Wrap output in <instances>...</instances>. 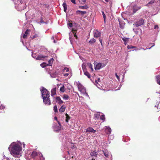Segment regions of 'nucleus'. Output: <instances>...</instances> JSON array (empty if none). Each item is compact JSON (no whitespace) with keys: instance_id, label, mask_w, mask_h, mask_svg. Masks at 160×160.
I'll return each mask as SVG.
<instances>
[{"instance_id":"obj_53","label":"nucleus","mask_w":160,"mask_h":160,"mask_svg":"<svg viewBox=\"0 0 160 160\" xmlns=\"http://www.w3.org/2000/svg\"><path fill=\"white\" fill-rule=\"evenodd\" d=\"M138 31H136L135 32V33H136V34H138Z\"/></svg>"},{"instance_id":"obj_24","label":"nucleus","mask_w":160,"mask_h":160,"mask_svg":"<svg viewBox=\"0 0 160 160\" xmlns=\"http://www.w3.org/2000/svg\"><path fill=\"white\" fill-rule=\"evenodd\" d=\"M156 79L158 83L160 85V75H158L157 76Z\"/></svg>"},{"instance_id":"obj_37","label":"nucleus","mask_w":160,"mask_h":160,"mask_svg":"<svg viewBox=\"0 0 160 160\" xmlns=\"http://www.w3.org/2000/svg\"><path fill=\"white\" fill-rule=\"evenodd\" d=\"M87 65L89 67L91 68L92 70H93L92 67V65L91 63H87Z\"/></svg>"},{"instance_id":"obj_38","label":"nucleus","mask_w":160,"mask_h":160,"mask_svg":"<svg viewBox=\"0 0 160 160\" xmlns=\"http://www.w3.org/2000/svg\"><path fill=\"white\" fill-rule=\"evenodd\" d=\"M65 70H66V71L67 72H68L69 71L70 69L69 68H67L66 67H65L62 70V72H64Z\"/></svg>"},{"instance_id":"obj_2","label":"nucleus","mask_w":160,"mask_h":160,"mask_svg":"<svg viewBox=\"0 0 160 160\" xmlns=\"http://www.w3.org/2000/svg\"><path fill=\"white\" fill-rule=\"evenodd\" d=\"M41 91L43 98H44V96L45 97H48V98H49V92L45 88L43 87L42 89L41 90Z\"/></svg>"},{"instance_id":"obj_3","label":"nucleus","mask_w":160,"mask_h":160,"mask_svg":"<svg viewBox=\"0 0 160 160\" xmlns=\"http://www.w3.org/2000/svg\"><path fill=\"white\" fill-rule=\"evenodd\" d=\"M58 125L57 124L55 125L53 127V129L56 132H59L61 129V125L59 121H58Z\"/></svg>"},{"instance_id":"obj_50","label":"nucleus","mask_w":160,"mask_h":160,"mask_svg":"<svg viewBox=\"0 0 160 160\" xmlns=\"http://www.w3.org/2000/svg\"><path fill=\"white\" fill-rule=\"evenodd\" d=\"M115 75L116 77L117 78H118V79H119V76H118V75L117 74V73H116L115 74Z\"/></svg>"},{"instance_id":"obj_19","label":"nucleus","mask_w":160,"mask_h":160,"mask_svg":"<svg viewBox=\"0 0 160 160\" xmlns=\"http://www.w3.org/2000/svg\"><path fill=\"white\" fill-rule=\"evenodd\" d=\"M62 6L64 8V11L66 12L67 9V6L66 3L63 2L62 4Z\"/></svg>"},{"instance_id":"obj_1","label":"nucleus","mask_w":160,"mask_h":160,"mask_svg":"<svg viewBox=\"0 0 160 160\" xmlns=\"http://www.w3.org/2000/svg\"><path fill=\"white\" fill-rule=\"evenodd\" d=\"M21 151L22 147L19 145L16 144L12 147L10 153L14 157L18 158Z\"/></svg>"},{"instance_id":"obj_58","label":"nucleus","mask_w":160,"mask_h":160,"mask_svg":"<svg viewBox=\"0 0 160 160\" xmlns=\"http://www.w3.org/2000/svg\"><path fill=\"white\" fill-rule=\"evenodd\" d=\"M78 89H79V90H80V88H79V87H78ZM81 91V90H80V91Z\"/></svg>"},{"instance_id":"obj_32","label":"nucleus","mask_w":160,"mask_h":160,"mask_svg":"<svg viewBox=\"0 0 160 160\" xmlns=\"http://www.w3.org/2000/svg\"><path fill=\"white\" fill-rule=\"evenodd\" d=\"M100 118L101 120H103V121H104L105 119V116L104 114L102 115L101 116H100Z\"/></svg>"},{"instance_id":"obj_40","label":"nucleus","mask_w":160,"mask_h":160,"mask_svg":"<svg viewBox=\"0 0 160 160\" xmlns=\"http://www.w3.org/2000/svg\"><path fill=\"white\" fill-rule=\"evenodd\" d=\"M99 41L100 42V43H101L102 46H103L102 43V39L101 38H99Z\"/></svg>"},{"instance_id":"obj_5","label":"nucleus","mask_w":160,"mask_h":160,"mask_svg":"<svg viewBox=\"0 0 160 160\" xmlns=\"http://www.w3.org/2000/svg\"><path fill=\"white\" fill-rule=\"evenodd\" d=\"M144 23V20L142 18H140L138 21L136 22L134 25L137 27H138L142 25Z\"/></svg>"},{"instance_id":"obj_49","label":"nucleus","mask_w":160,"mask_h":160,"mask_svg":"<svg viewBox=\"0 0 160 160\" xmlns=\"http://www.w3.org/2000/svg\"><path fill=\"white\" fill-rule=\"evenodd\" d=\"M43 63L41 64V66L42 67V68H44V67H45V65H44V66H43Z\"/></svg>"},{"instance_id":"obj_33","label":"nucleus","mask_w":160,"mask_h":160,"mask_svg":"<svg viewBox=\"0 0 160 160\" xmlns=\"http://www.w3.org/2000/svg\"><path fill=\"white\" fill-rule=\"evenodd\" d=\"M127 48L128 49H131V48H136V47L135 46H132L131 45H128L127 46Z\"/></svg>"},{"instance_id":"obj_45","label":"nucleus","mask_w":160,"mask_h":160,"mask_svg":"<svg viewBox=\"0 0 160 160\" xmlns=\"http://www.w3.org/2000/svg\"><path fill=\"white\" fill-rule=\"evenodd\" d=\"M119 24H120V28H121L122 29H123V28H124V27L123 26H122V25H121V23L120 22H119Z\"/></svg>"},{"instance_id":"obj_18","label":"nucleus","mask_w":160,"mask_h":160,"mask_svg":"<svg viewBox=\"0 0 160 160\" xmlns=\"http://www.w3.org/2000/svg\"><path fill=\"white\" fill-rule=\"evenodd\" d=\"M122 39L124 42V44L126 45L127 44L128 42V41L129 38L125 37L122 38Z\"/></svg>"},{"instance_id":"obj_8","label":"nucleus","mask_w":160,"mask_h":160,"mask_svg":"<svg viewBox=\"0 0 160 160\" xmlns=\"http://www.w3.org/2000/svg\"><path fill=\"white\" fill-rule=\"evenodd\" d=\"M87 12L86 11H81L80 10H77L76 12V13L77 14H79L83 16H84V14H86Z\"/></svg>"},{"instance_id":"obj_7","label":"nucleus","mask_w":160,"mask_h":160,"mask_svg":"<svg viewBox=\"0 0 160 160\" xmlns=\"http://www.w3.org/2000/svg\"><path fill=\"white\" fill-rule=\"evenodd\" d=\"M56 101L60 105L62 104L63 102V101L59 97H56Z\"/></svg>"},{"instance_id":"obj_29","label":"nucleus","mask_w":160,"mask_h":160,"mask_svg":"<svg viewBox=\"0 0 160 160\" xmlns=\"http://www.w3.org/2000/svg\"><path fill=\"white\" fill-rule=\"evenodd\" d=\"M60 92H65V88L64 85H63L62 87L60 88Z\"/></svg>"},{"instance_id":"obj_54","label":"nucleus","mask_w":160,"mask_h":160,"mask_svg":"<svg viewBox=\"0 0 160 160\" xmlns=\"http://www.w3.org/2000/svg\"><path fill=\"white\" fill-rule=\"evenodd\" d=\"M105 0L107 2H108L109 1L108 0Z\"/></svg>"},{"instance_id":"obj_26","label":"nucleus","mask_w":160,"mask_h":160,"mask_svg":"<svg viewBox=\"0 0 160 160\" xmlns=\"http://www.w3.org/2000/svg\"><path fill=\"white\" fill-rule=\"evenodd\" d=\"M84 74L87 76L88 78H90L91 76L89 73L87 71H85L84 72Z\"/></svg>"},{"instance_id":"obj_43","label":"nucleus","mask_w":160,"mask_h":160,"mask_svg":"<svg viewBox=\"0 0 160 160\" xmlns=\"http://www.w3.org/2000/svg\"><path fill=\"white\" fill-rule=\"evenodd\" d=\"M4 108L3 106H2V105L1 103L0 102V109H3V108Z\"/></svg>"},{"instance_id":"obj_17","label":"nucleus","mask_w":160,"mask_h":160,"mask_svg":"<svg viewBox=\"0 0 160 160\" xmlns=\"http://www.w3.org/2000/svg\"><path fill=\"white\" fill-rule=\"evenodd\" d=\"M65 108L66 107L62 105L59 109V111L61 112H63L65 111Z\"/></svg>"},{"instance_id":"obj_13","label":"nucleus","mask_w":160,"mask_h":160,"mask_svg":"<svg viewBox=\"0 0 160 160\" xmlns=\"http://www.w3.org/2000/svg\"><path fill=\"white\" fill-rule=\"evenodd\" d=\"M56 88L52 89L51 91V95L52 96H53L56 94Z\"/></svg>"},{"instance_id":"obj_59","label":"nucleus","mask_w":160,"mask_h":160,"mask_svg":"<svg viewBox=\"0 0 160 160\" xmlns=\"http://www.w3.org/2000/svg\"><path fill=\"white\" fill-rule=\"evenodd\" d=\"M41 22H42V21L41 20V21H40Z\"/></svg>"},{"instance_id":"obj_51","label":"nucleus","mask_w":160,"mask_h":160,"mask_svg":"<svg viewBox=\"0 0 160 160\" xmlns=\"http://www.w3.org/2000/svg\"><path fill=\"white\" fill-rule=\"evenodd\" d=\"M54 119L56 121H58L57 118L56 117H55L54 118Z\"/></svg>"},{"instance_id":"obj_61","label":"nucleus","mask_w":160,"mask_h":160,"mask_svg":"<svg viewBox=\"0 0 160 160\" xmlns=\"http://www.w3.org/2000/svg\"><path fill=\"white\" fill-rule=\"evenodd\" d=\"M7 160H9V159H7Z\"/></svg>"},{"instance_id":"obj_20","label":"nucleus","mask_w":160,"mask_h":160,"mask_svg":"<svg viewBox=\"0 0 160 160\" xmlns=\"http://www.w3.org/2000/svg\"><path fill=\"white\" fill-rule=\"evenodd\" d=\"M100 114L99 112H97V113L94 114V118L95 119H98L100 117Z\"/></svg>"},{"instance_id":"obj_56","label":"nucleus","mask_w":160,"mask_h":160,"mask_svg":"<svg viewBox=\"0 0 160 160\" xmlns=\"http://www.w3.org/2000/svg\"><path fill=\"white\" fill-rule=\"evenodd\" d=\"M153 46H154V45H153L152 46H151L150 48H149V49H150V48H151Z\"/></svg>"},{"instance_id":"obj_48","label":"nucleus","mask_w":160,"mask_h":160,"mask_svg":"<svg viewBox=\"0 0 160 160\" xmlns=\"http://www.w3.org/2000/svg\"><path fill=\"white\" fill-rule=\"evenodd\" d=\"M71 1L74 4H76L75 0H71Z\"/></svg>"},{"instance_id":"obj_44","label":"nucleus","mask_w":160,"mask_h":160,"mask_svg":"<svg viewBox=\"0 0 160 160\" xmlns=\"http://www.w3.org/2000/svg\"><path fill=\"white\" fill-rule=\"evenodd\" d=\"M100 78H98L97 80H95V82L97 83H98L97 82H99L100 81Z\"/></svg>"},{"instance_id":"obj_35","label":"nucleus","mask_w":160,"mask_h":160,"mask_svg":"<svg viewBox=\"0 0 160 160\" xmlns=\"http://www.w3.org/2000/svg\"><path fill=\"white\" fill-rule=\"evenodd\" d=\"M155 107L158 109V111H160V102H158L157 105L155 106Z\"/></svg>"},{"instance_id":"obj_25","label":"nucleus","mask_w":160,"mask_h":160,"mask_svg":"<svg viewBox=\"0 0 160 160\" xmlns=\"http://www.w3.org/2000/svg\"><path fill=\"white\" fill-rule=\"evenodd\" d=\"M96 42V40L94 38H91L89 41V42L91 44L94 43Z\"/></svg>"},{"instance_id":"obj_9","label":"nucleus","mask_w":160,"mask_h":160,"mask_svg":"<svg viewBox=\"0 0 160 160\" xmlns=\"http://www.w3.org/2000/svg\"><path fill=\"white\" fill-rule=\"evenodd\" d=\"M111 128L108 127H106L105 129V132L108 134H109L111 132Z\"/></svg>"},{"instance_id":"obj_16","label":"nucleus","mask_w":160,"mask_h":160,"mask_svg":"<svg viewBox=\"0 0 160 160\" xmlns=\"http://www.w3.org/2000/svg\"><path fill=\"white\" fill-rule=\"evenodd\" d=\"M47 56H43L41 55H39L37 56V57L36 58L37 60H40L42 59V58H44L46 57Z\"/></svg>"},{"instance_id":"obj_41","label":"nucleus","mask_w":160,"mask_h":160,"mask_svg":"<svg viewBox=\"0 0 160 160\" xmlns=\"http://www.w3.org/2000/svg\"><path fill=\"white\" fill-rule=\"evenodd\" d=\"M68 26L70 27H72L73 26L72 23H69L68 24Z\"/></svg>"},{"instance_id":"obj_11","label":"nucleus","mask_w":160,"mask_h":160,"mask_svg":"<svg viewBox=\"0 0 160 160\" xmlns=\"http://www.w3.org/2000/svg\"><path fill=\"white\" fill-rule=\"evenodd\" d=\"M140 8V7L136 5L133 6V13H135Z\"/></svg>"},{"instance_id":"obj_21","label":"nucleus","mask_w":160,"mask_h":160,"mask_svg":"<svg viewBox=\"0 0 160 160\" xmlns=\"http://www.w3.org/2000/svg\"><path fill=\"white\" fill-rule=\"evenodd\" d=\"M103 152L105 157L106 158L108 157L109 156L108 152L106 150H105L104 151H103Z\"/></svg>"},{"instance_id":"obj_55","label":"nucleus","mask_w":160,"mask_h":160,"mask_svg":"<svg viewBox=\"0 0 160 160\" xmlns=\"http://www.w3.org/2000/svg\"><path fill=\"white\" fill-rule=\"evenodd\" d=\"M23 147L24 148V147H25V144L24 143V144H23Z\"/></svg>"},{"instance_id":"obj_46","label":"nucleus","mask_w":160,"mask_h":160,"mask_svg":"<svg viewBox=\"0 0 160 160\" xmlns=\"http://www.w3.org/2000/svg\"><path fill=\"white\" fill-rule=\"evenodd\" d=\"M69 73H66L63 75V76L65 77H67L69 75Z\"/></svg>"},{"instance_id":"obj_36","label":"nucleus","mask_w":160,"mask_h":160,"mask_svg":"<svg viewBox=\"0 0 160 160\" xmlns=\"http://www.w3.org/2000/svg\"><path fill=\"white\" fill-rule=\"evenodd\" d=\"M102 15H103V18H104V21L105 22V19L106 18V16L105 14L104 13V12L103 11H102Z\"/></svg>"},{"instance_id":"obj_15","label":"nucleus","mask_w":160,"mask_h":160,"mask_svg":"<svg viewBox=\"0 0 160 160\" xmlns=\"http://www.w3.org/2000/svg\"><path fill=\"white\" fill-rule=\"evenodd\" d=\"M102 66V63H98L96 65L95 69V70H99Z\"/></svg>"},{"instance_id":"obj_27","label":"nucleus","mask_w":160,"mask_h":160,"mask_svg":"<svg viewBox=\"0 0 160 160\" xmlns=\"http://www.w3.org/2000/svg\"><path fill=\"white\" fill-rule=\"evenodd\" d=\"M79 8L82 9H87L88 8V7L87 5H85V6H80Z\"/></svg>"},{"instance_id":"obj_6","label":"nucleus","mask_w":160,"mask_h":160,"mask_svg":"<svg viewBox=\"0 0 160 160\" xmlns=\"http://www.w3.org/2000/svg\"><path fill=\"white\" fill-rule=\"evenodd\" d=\"M101 34V33L98 30H96L94 31V36L96 38H98L100 36Z\"/></svg>"},{"instance_id":"obj_47","label":"nucleus","mask_w":160,"mask_h":160,"mask_svg":"<svg viewBox=\"0 0 160 160\" xmlns=\"http://www.w3.org/2000/svg\"><path fill=\"white\" fill-rule=\"evenodd\" d=\"M158 26L157 25H156L154 26V29H158Z\"/></svg>"},{"instance_id":"obj_12","label":"nucleus","mask_w":160,"mask_h":160,"mask_svg":"<svg viewBox=\"0 0 160 160\" xmlns=\"http://www.w3.org/2000/svg\"><path fill=\"white\" fill-rule=\"evenodd\" d=\"M96 131L94 130L92 128L89 127L88 128L86 129V132H91L93 133H95Z\"/></svg>"},{"instance_id":"obj_23","label":"nucleus","mask_w":160,"mask_h":160,"mask_svg":"<svg viewBox=\"0 0 160 160\" xmlns=\"http://www.w3.org/2000/svg\"><path fill=\"white\" fill-rule=\"evenodd\" d=\"M37 155V153L35 152H33L31 154V156L33 158H35Z\"/></svg>"},{"instance_id":"obj_57","label":"nucleus","mask_w":160,"mask_h":160,"mask_svg":"<svg viewBox=\"0 0 160 160\" xmlns=\"http://www.w3.org/2000/svg\"><path fill=\"white\" fill-rule=\"evenodd\" d=\"M82 68H83H83H84V66L83 65H82Z\"/></svg>"},{"instance_id":"obj_14","label":"nucleus","mask_w":160,"mask_h":160,"mask_svg":"<svg viewBox=\"0 0 160 160\" xmlns=\"http://www.w3.org/2000/svg\"><path fill=\"white\" fill-rule=\"evenodd\" d=\"M98 154V152L96 150H95L93 152H92L90 153V155L91 156L96 157Z\"/></svg>"},{"instance_id":"obj_22","label":"nucleus","mask_w":160,"mask_h":160,"mask_svg":"<svg viewBox=\"0 0 160 160\" xmlns=\"http://www.w3.org/2000/svg\"><path fill=\"white\" fill-rule=\"evenodd\" d=\"M65 116H66V119L65 121L67 122H68V121L70 119V117L67 113H66L65 114Z\"/></svg>"},{"instance_id":"obj_4","label":"nucleus","mask_w":160,"mask_h":160,"mask_svg":"<svg viewBox=\"0 0 160 160\" xmlns=\"http://www.w3.org/2000/svg\"><path fill=\"white\" fill-rule=\"evenodd\" d=\"M43 98V102L45 104H48V105H50L51 104V102H50V100L49 99V98H48L47 97H45L44 96Z\"/></svg>"},{"instance_id":"obj_34","label":"nucleus","mask_w":160,"mask_h":160,"mask_svg":"<svg viewBox=\"0 0 160 160\" xmlns=\"http://www.w3.org/2000/svg\"><path fill=\"white\" fill-rule=\"evenodd\" d=\"M53 109L54 110V111L55 113L58 112V111L57 109V105H55L54 106Z\"/></svg>"},{"instance_id":"obj_10","label":"nucleus","mask_w":160,"mask_h":160,"mask_svg":"<svg viewBox=\"0 0 160 160\" xmlns=\"http://www.w3.org/2000/svg\"><path fill=\"white\" fill-rule=\"evenodd\" d=\"M30 32V30L27 29L25 32L22 36L23 38L25 39L27 38V36L28 35L29 32Z\"/></svg>"},{"instance_id":"obj_30","label":"nucleus","mask_w":160,"mask_h":160,"mask_svg":"<svg viewBox=\"0 0 160 160\" xmlns=\"http://www.w3.org/2000/svg\"><path fill=\"white\" fill-rule=\"evenodd\" d=\"M63 98L64 99L67 100L69 98V96L67 94H64L63 96Z\"/></svg>"},{"instance_id":"obj_28","label":"nucleus","mask_w":160,"mask_h":160,"mask_svg":"<svg viewBox=\"0 0 160 160\" xmlns=\"http://www.w3.org/2000/svg\"><path fill=\"white\" fill-rule=\"evenodd\" d=\"M38 37V34H35L33 35H31L30 36L31 38L32 39H34V38H36Z\"/></svg>"},{"instance_id":"obj_60","label":"nucleus","mask_w":160,"mask_h":160,"mask_svg":"<svg viewBox=\"0 0 160 160\" xmlns=\"http://www.w3.org/2000/svg\"><path fill=\"white\" fill-rule=\"evenodd\" d=\"M15 160H19V159H17V160L15 159Z\"/></svg>"},{"instance_id":"obj_39","label":"nucleus","mask_w":160,"mask_h":160,"mask_svg":"<svg viewBox=\"0 0 160 160\" xmlns=\"http://www.w3.org/2000/svg\"><path fill=\"white\" fill-rule=\"evenodd\" d=\"M52 62V60H49L48 61L49 64H48V65H51V64Z\"/></svg>"},{"instance_id":"obj_42","label":"nucleus","mask_w":160,"mask_h":160,"mask_svg":"<svg viewBox=\"0 0 160 160\" xmlns=\"http://www.w3.org/2000/svg\"><path fill=\"white\" fill-rule=\"evenodd\" d=\"M154 2V0H152L151 1H150V2H149L148 3V4H152Z\"/></svg>"},{"instance_id":"obj_52","label":"nucleus","mask_w":160,"mask_h":160,"mask_svg":"<svg viewBox=\"0 0 160 160\" xmlns=\"http://www.w3.org/2000/svg\"><path fill=\"white\" fill-rule=\"evenodd\" d=\"M82 1L83 2V3H85L86 2V0H82Z\"/></svg>"},{"instance_id":"obj_31","label":"nucleus","mask_w":160,"mask_h":160,"mask_svg":"<svg viewBox=\"0 0 160 160\" xmlns=\"http://www.w3.org/2000/svg\"><path fill=\"white\" fill-rule=\"evenodd\" d=\"M76 31V30H74V29H72V33L73 34H74V37L76 38L77 39L78 37L77 35H76V33L75 32Z\"/></svg>"}]
</instances>
